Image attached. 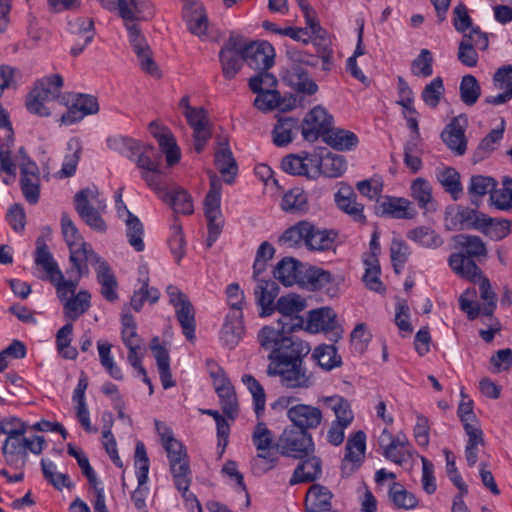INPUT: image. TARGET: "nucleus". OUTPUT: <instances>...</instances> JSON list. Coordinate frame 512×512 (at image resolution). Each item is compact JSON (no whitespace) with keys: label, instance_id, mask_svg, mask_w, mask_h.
<instances>
[{"label":"nucleus","instance_id":"58836bf2","mask_svg":"<svg viewBox=\"0 0 512 512\" xmlns=\"http://www.w3.org/2000/svg\"><path fill=\"white\" fill-rule=\"evenodd\" d=\"M157 139L161 152L166 155V161L169 166L179 162L181 153L172 133L168 129H162L161 132H153Z\"/></svg>","mask_w":512,"mask_h":512},{"label":"nucleus","instance_id":"bb28decb","mask_svg":"<svg viewBox=\"0 0 512 512\" xmlns=\"http://www.w3.org/2000/svg\"><path fill=\"white\" fill-rule=\"evenodd\" d=\"M94 269L97 274V280L101 285L102 296L109 302L117 300V281L107 261L101 258Z\"/></svg>","mask_w":512,"mask_h":512},{"label":"nucleus","instance_id":"5701e85b","mask_svg":"<svg viewBox=\"0 0 512 512\" xmlns=\"http://www.w3.org/2000/svg\"><path fill=\"white\" fill-rule=\"evenodd\" d=\"M279 294V286L274 280H257L254 288L255 301L260 306V317L270 316L274 312L275 299Z\"/></svg>","mask_w":512,"mask_h":512},{"label":"nucleus","instance_id":"de8ad7c7","mask_svg":"<svg viewBox=\"0 0 512 512\" xmlns=\"http://www.w3.org/2000/svg\"><path fill=\"white\" fill-rule=\"evenodd\" d=\"M126 236L128 243L137 251L141 252L145 249L143 241L144 226L140 219L133 213H129V218L125 220Z\"/></svg>","mask_w":512,"mask_h":512},{"label":"nucleus","instance_id":"9d476101","mask_svg":"<svg viewBox=\"0 0 512 512\" xmlns=\"http://www.w3.org/2000/svg\"><path fill=\"white\" fill-rule=\"evenodd\" d=\"M476 278L480 280L479 293L484 303L482 305L474 303L473 300L468 297V290L461 294L458 300L460 309L466 313L470 321L475 320L479 315L492 318L497 307V295L492 289L489 279L483 276L482 272Z\"/></svg>","mask_w":512,"mask_h":512},{"label":"nucleus","instance_id":"a19ab883","mask_svg":"<svg viewBox=\"0 0 512 512\" xmlns=\"http://www.w3.org/2000/svg\"><path fill=\"white\" fill-rule=\"evenodd\" d=\"M35 263L43 268L48 280H51L56 275H60L61 270L57 262L53 259L51 252L41 238H38L36 241Z\"/></svg>","mask_w":512,"mask_h":512},{"label":"nucleus","instance_id":"f704fd0d","mask_svg":"<svg viewBox=\"0 0 512 512\" xmlns=\"http://www.w3.org/2000/svg\"><path fill=\"white\" fill-rule=\"evenodd\" d=\"M323 140L330 147L338 151L352 150L358 144V137L355 133L344 129H336L332 126Z\"/></svg>","mask_w":512,"mask_h":512},{"label":"nucleus","instance_id":"09e8293b","mask_svg":"<svg viewBox=\"0 0 512 512\" xmlns=\"http://www.w3.org/2000/svg\"><path fill=\"white\" fill-rule=\"evenodd\" d=\"M242 383L246 386L253 398L254 411L257 417L264 412L266 404V394L260 382L251 374H244L241 378Z\"/></svg>","mask_w":512,"mask_h":512},{"label":"nucleus","instance_id":"e2e57ef3","mask_svg":"<svg viewBox=\"0 0 512 512\" xmlns=\"http://www.w3.org/2000/svg\"><path fill=\"white\" fill-rule=\"evenodd\" d=\"M138 153L140 154L136 160V164L143 172L159 171L162 156L153 146H145L143 150H140Z\"/></svg>","mask_w":512,"mask_h":512},{"label":"nucleus","instance_id":"864d4df0","mask_svg":"<svg viewBox=\"0 0 512 512\" xmlns=\"http://www.w3.org/2000/svg\"><path fill=\"white\" fill-rule=\"evenodd\" d=\"M459 92L461 101L467 106H473L481 95V87L475 76L471 74L463 76Z\"/></svg>","mask_w":512,"mask_h":512},{"label":"nucleus","instance_id":"37998d69","mask_svg":"<svg viewBox=\"0 0 512 512\" xmlns=\"http://www.w3.org/2000/svg\"><path fill=\"white\" fill-rule=\"evenodd\" d=\"M391 502L399 509L410 510L418 505L416 496L409 492L401 483L393 482L388 491Z\"/></svg>","mask_w":512,"mask_h":512},{"label":"nucleus","instance_id":"ea45409f","mask_svg":"<svg viewBox=\"0 0 512 512\" xmlns=\"http://www.w3.org/2000/svg\"><path fill=\"white\" fill-rule=\"evenodd\" d=\"M281 209L289 213H306L308 197L304 190L295 187L286 192L281 200Z\"/></svg>","mask_w":512,"mask_h":512},{"label":"nucleus","instance_id":"c756f323","mask_svg":"<svg viewBox=\"0 0 512 512\" xmlns=\"http://www.w3.org/2000/svg\"><path fill=\"white\" fill-rule=\"evenodd\" d=\"M332 493L325 486L312 485L305 497L306 512H325L331 509Z\"/></svg>","mask_w":512,"mask_h":512},{"label":"nucleus","instance_id":"680f3d73","mask_svg":"<svg viewBox=\"0 0 512 512\" xmlns=\"http://www.w3.org/2000/svg\"><path fill=\"white\" fill-rule=\"evenodd\" d=\"M107 145L111 150L117 151L130 159L140 151V143L138 141L123 136L108 138Z\"/></svg>","mask_w":512,"mask_h":512},{"label":"nucleus","instance_id":"9b49d317","mask_svg":"<svg viewBox=\"0 0 512 512\" xmlns=\"http://www.w3.org/2000/svg\"><path fill=\"white\" fill-rule=\"evenodd\" d=\"M306 308L305 299L299 295L290 293L281 296L275 306L274 311H278L281 317L277 321V330L282 332H295L303 328L304 320L299 313Z\"/></svg>","mask_w":512,"mask_h":512},{"label":"nucleus","instance_id":"412c9836","mask_svg":"<svg viewBox=\"0 0 512 512\" xmlns=\"http://www.w3.org/2000/svg\"><path fill=\"white\" fill-rule=\"evenodd\" d=\"M287 417L293 423V427L308 431L316 429L321 424L323 416L318 407L297 404L288 409Z\"/></svg>","mask_w":512,"mask_h":512},{"label":"nucleus","instance_id":"1a4fd4ad","mask_svg":"<svg viewBox=\"0 0 512 512\" xmlns=\"http://www.w3.org/2000/svg\"><path fill=\"white\" fill-rule=\"evenodd\" d=\"M62 86L63 78L58 74L37 81L26 98L27 110L40 117L49 116L50 108L46 103L59 97Z\"/></svg>","mask_w":512,"mask_h":512},{"label":"nucleus","instance_id":"0e129e2a","mask_svg":"<svg viewBox=\"0 0 512 512\" xmlns=\"http://www.w3.org/2000/svg\"><path fill=\"white\" fill-rule=\"evenodd\" d=\"M277 78L268 70H259L249 79V88L253 93L265 91H277Z\"/></svg>","mask_w":512,"mask_h":512},{"label":"nucleus","instance_id":"603ef678","mask_svg":"<svg viewBox=\"0 0 512 512\" xmlns=\"http://www.w3.org/2000/svg\"><path fill=\"white\" fill-rule=\"evenodd\" d=\"M398 443L399 445H395V448L393 447L385 452H382V455L387 460L402 466L412 458V446L405 434H402V437L398 440Z\"/></svg>","mask_w":512,"mask_h":512},{"label":"nucleus","instance_id":"6e6552de","mask_svg":"<svg viewBox=\"0 0 512 512\" xmlns=\"http://www.w3.org/2000/svg\"><path fill=\"white\" fill-rule=\"evenodd\" d=\"M162 446L167 453L174 484L182 497H185L191 484V469L186 448L174 436L164 440Z\"/></svg>","mask_w":512,"mask_h":512},{"label":"nucleus","instance_id":"39448f33","mask_svg":"<svg viewBox=\"0 0 512 512\" xmlns=\"http://www.w3.org/2000/svg\"><path fill=\"white\" fill-rule=\"evenodd\" d=\"M27 424L19 420L17 426L9 432L2 445V455L6 464L14 469H22L28 460V451L40 454L44 449L45 439L36 435L33 439L25 437Z\"/></svg>","mask_w":512,"mask_h":512},{"label":"nucleus","instance_id":"cd10ccee","mask_svg":"<svg viewBox=\"0 0 512 512\" xmlns=\"http://www.w3.org/2000/svg\"><path fill=\"white\" fill-rule=\"evenodd\" d=\"M322 462L318 457H309L301 461L295 468L292 477L289 480L291 486L299 483H309L315 481L322 472Z\"/></svg>","mask_w":512,"mask_h":512},{"label":"nucleus","instance_id":"338daca9","mask_svg":"<svg viewBox=\"0 0 512 512\" xmlns=\"http://www.w3.org/2000/svg\"><path fill=\"white\" fill-rule=\"evenodd\" d=\"M433 56L428 49H422L412 61L411 72L417 77H430L433 74Z\"/></svg>","mask_w":512,"mask_h":512},{"label":"nucleus","instance_id":"0eeeda50","mask_svg":"<svg viewBox=\"0 0 512 512\" xmlns=\"http://www.w3.org/2000/svg\"><path fill=\"white\" fill-rule=\"evenodd\" d=\"M75 210L80 218L93 230L103 233L107 225L101 216L106 209L104 199L96 187L85 188L78 191L74 196Z\"/></svg>","mask_w":512,"mask_h":512},{"label":"nucleus","instance_id":"69168bd1","mask_svg":"<svg viewBox=\"0 0 512 512\" xmlns=\"http://www.w3.org/2000/svg\"><path fill=\"white\" fill-rule=\"evenodd\" d=\"M252 442L256 450H265L266 448H278L279 442L274 441L271 430L264 422H258L252 434Z\"/></svg>","mask_w":512,"mask_h":512},{"label":"nucleus","instance_id":"49530a36","mask_svg":"<svg viewBox=\"0 0 512 512\" xmlns=\"http://www.w3.org/2000/svg\"><path fill=\"white\" fill-rule=\"evenodd\" d=\"M497 182L494 178L482 175H474L470 178L468 186V193L471 196L472 203L479 206L478 200L480 197L492 192L496 187Z\"/></svg>","mask_w":512,"mask_h":512},{"label":"nucleus","instance_id":"6e6d98bb","mask_svg":"<svg viewBox=\"0 0 512 512\" xmlns=\"http://www.w3.org/2000/svg\"><path fill=\"white\" fill-rule=\"evenodd\" d=\"M480 232L494 241H500L510 234V222L506 219L488 216V220L484 222Z\"/></svg>","mask_w":512,"mask_h":512},{"label":"nucleus","instance_id":"3c124183","mask_svg":"<svg viewBox=\"0 0 512 512\" xmlns=\"http://www.w3.org/2000/svg\"><path fill=\"white\" fill-rule=\"evenodd\" d=\"M407 237L427 248H437L443 243L442 238L433 229L426 226H419L408 231Z\"/></svg>","mask_w":512,"mask_h":512},{"label":"nucleus","instance_id":"20e7f679","mask_svg":"<svg viewBox=\"0 0 512 512\" xmlns=\"http://www.w3.org/2000/svg\"><path fill=\"white\" fill-rule=\"evenodd\" d=\"M456 248L460 251L449 257V266L459 276L475 282L481 269L475 259L486 258L488 251L484 241L475 235L459 234L454 237Z\"/></svg>","mask_w":512,"mask_h":512},{"label":"nucleus","instance_id":"13d9d810","mask_svg":"<svg viewBox=\"0 0 512 512\" xmlns=\"http://www.w3.org/2000/svg\"><path fill=\"white\" fill-rule=\"evenodd\" d=\"M41 468L44 478L57 490L61 491L64 487L70 488L72 483L69 476L65 473L55 471V464L46 459L41 460Z\"/></svg>","mask_w":512,"mask_h":512},{"label":"nucleus","instance_id":"f257e3e1","mask_svg":"<svg viewBox=\"0 0 512 512\" xmlns=\"http://www.w3.org/2000/svg\"><path fill=\"white\" fill-rule=\"evenodd\" d=\"M119 15L125 21L128 30L130 45L137 55L140 67L143 71L153 77H160L161 73L156 62L153 60L150 47L141 34L135 21H142L151 18L154 10L149 0H117Z\"/></svg>","mask_w":512,"mask_h":512},{"label":"nucleus","instance_id":"4d7b16f0","mask_svg":"<svg viewBox=\"0 0 512 512\" xmlns=\"http://www.w3.org/2000/svg\"><path fill=\"white\" fill-rule=\"evenodd\" d=\"M461 229H476L481 231L485 221L488 220V216L476 209L464 208L456 214Z\"/></svg>","mask_w":512,"mask_h":512},{"label":"nucleus","instance_id":"b1692460","mask_svg":"<svg viewBox=\"0 0 512 512\" xmlns=\"http://www.w3.org/2000/svg\"><path fill=\"white\" fill-rule=\"evenodd\" d=\"M69 251L70 263L72 269L76 270L78 278L89 274L88 264L95 267L101 259V257L93 251L91 245L86 242L69 248Z\"/></svg>","mask_w":512,"mask_h":512},{"label":"nucleus","instance_id":"dca6fc26","mask_svg":"<svg viewBox=\"0 0 512 512\" xmlns=\"http://www.w3.org/2000/svg\"><path fill=\"white\" fill-rule=\"evenodd\" d=\"M337 315L330 307L311 310L305 329L310 333L324 332L331 334L330 340L337 342L342 337V329L337 325Z\"/></svg>","mask_w":512,"mask_h":512},{"label":"nucleus","instance_id":"c03bdc74","mask_svg":"<svg viewBox=\"0 0 512 512\" xmlns=\"http://www.w3.org/2000/svg\"><path fill=\"white\" fill-rule=\"evenodd\" d=\"M326 405L335 413L336 419L334 422L349 426L353 419V412L349 402L338 395L327 397L325 399Z\"/></svg>","mask_w":512,"mask_h":512},{"label":"nucleus","instance_id":"a878e982","mask_svg":"<svg viewBox=\"0 0 512 512\" xmlns=\"http://www.w3.org/2000/svg\"><path fill=\"white\" fill-rule=\"evenodd\" d=\"M304 265L292 257L283 258L274 268L273 275L285 286L300 284Z\"/></svg>","mask_w":512,"mask_h":512},{"label":"nucleus","instance_id":"423d86ee","mask_svg":"<svg viewBox=\"0 0 512 512\" xmlns=\"http://www.w3.org/2000/svg\"><path fill=\"white\" fill-rule=\"evenodd\" d=\"M286 55L291 63L287 68L285 80L300 93L315 94L318 91V86L301 65L315 67L318 64L317 57L295 47H288Z\"/></svg>","mask_w":512,"mask_h":512},{"label":"nucleus","instance_id":"8fccbe9b","mask_svg":"<svg viewBox=\"0 0 512 512\" xmlns=\"http://www.w3.org/2000/svg\"><path fill=\"white\" fill-rule=\"evenodd\" d=\"M345 460L353 463H360L364 458L366 449V435L363 431L359 430L353 433L346 443Z\"/></svg>","mask_w":512,"mask_h":512},{"label":"nucleus","instance_id":"2f4dec72","mask_svg":"<svg viewBox=\"0 0 512 512\" xmlns=\"http://www.w3.org/2000/svg\"><path fill=\"white\" fill-rule=\"evenodd\" d=\"M411 197L425 212L436 210V201L432 196V186L424 178L415 179L410 187Z\"/></svg>","mask_w":512,"mask_h":512},{"label":"nucleus","instance_id":"5fc2aeb1","mask_svg":"<svg viewBox=\"0 0 512 512\" xmlns=\"http://www.w3.org/2000/svg\"><path fill=\"white\" fill-rule=\"evenodd\" d=\"M437 178L444 190L451 194L454 200H457L462 192L460 174L457 170L452 167H446L439 172Z\"/></svg>","mask_w":512,"mask_h":512},{"label":"nucleus","instance_id":"bf43d9fd","mask_svg":"<svg viewBox=\"0 0 512 512\" xmlns=\"http://www.w3.org/2000/svg\"><path fill=\"white\" fill-rule=\"evenodd\" d=\"M347 168L343 156L327 152L323 155L321 174L329 178L341 176Z\"/></svg>","mask_w":512,"mask_h":512},{"label":"nucleus","instance_id":"f3484780","mask_svg":"<svg viewBox=\"0 0 512 512\" xmlns=\"http://www.w3.org/2000/svg\"><path fill=\"white\" fill-rule=\"evenodd\" d=\"M333 125V117L321 106L314 107L303 119L301 133L306 141L314 142L325 137Z\"/></svg>","mask_w":512,"mask_h":512},{"label":"nucleus","instance_id":"7ed1b4c3","mask_svg":"<svg viewBox=\"0 0 512 512\" xmlns=\"http://www.w3.org/2000/svg\"><path fill=\"white\" fill-rule=\"evenodd\" d=\"M337 233L319 229L308 220H301L288 227L278 238V244L286 248L304 245L312 251H328L333 248Z\"/></svg>","mask_w":512,"mask_h":512},{"label":"nucleus","instance_id":"79ce46f5","mask_svg":"<svg viewBox=\"0 0 512 512\" xmlns=\"http://www.w3.org/2000/svg\"><path fill=\"white\" fill-rule=\"evenodd\" d=\"M312 358L326 371H330L342 364L341 356L337 353L334 345L322 344L317 346L312 353Z\"/></svg>","mask_w":512,"mask_h":512},{"label":"nucleus","instance_id":"72a5a7b5","mask_svg":"<svg viewBox=\"0 0 512 512\" xmlns=\"http://www.w3.org/2000/svg\"><path fill=\"white\" fill-rule=\"evenodd\" d=\"M332 281L329 271L317 267H304L300 278L299 286L310 290L318 291L325 288Z\"/></svg>","mask_w":512,"mask_h":512},{"label":"nucleus","instance_id":"6ab92c4d","mask_svg":"<svg viewBox=\"0 0 512 512\" xmlns=\"http://www.w3.org/2000/svg\"><path fill=\"white\" fill-rule=\"evenodd\" d=\"M467 126V117L459 115L454 117L441 133L443 142L456 156H463L466 153L468 139L465 131Z\"/></svg>","mask_w":512,"mask_h":512},{"label":"nucleus","instance_id":"4468645a","mask_svg":"<svg viewBox=\"0 0 512 512\" xmlns=\"http://www.w3.org/2000/svg\"><path fill=\"white\" fill-rule=\"evenodd\" d=\"M279 447L283 455L297 459H304L314 451L311 434L293 426L284 429L279 438Z\"/></svg>","mask_w":512,"mask_h":512},{"label":"nucleus","instance_id":"ddd939ff","mask_svg":"<svg viewBox=\"0 0 512 512\" xmlns=\"http://www.w3.org/2000/svg\"><path fill=\"white\" fill-rule=\"evenodd\" d=\"M267 374L279 376L282 386L288 389H308L314 384L313 374L304 366L303 361L287 366L269 364Z\"/></svg>","mask_w":512,"mask_h":512},{"label":"nucleus","instance_id":"4c0bfd02","mask_svg":"<svg viewBox=\"0 0 512 512\" xmlns=\"http://www.w3.org/2000/svg\"><path fill=\"white\" fill-rule=\"evenodd\" d=\"M175 312L184 336L188 341H194L196 329L195 310L190 300L175 307Z\"/></svg>","mask_w":512,"mask_h":512},{"label":"nucleus","instance_id":"774afa93","mask_svg":"<svg viewBox=\"0 0 512 512\" xmlns=\"http://www.w3.org/2000/svg\"><path fill=\"white\" fill-rule=\"evenodd\" d=\"M313 46L315 47L316 57L322 60V70L330 71L333 65V50L330 40L326 35L314 37Z\"/></svg>","mask_w":512,"mask_h":512},{"label":"nucleus","instance_id":"e433bc0d","mask_svg":"<svg viewBox=\"0 0 512 512\" xmlns=\"http://www.w3.org/2000/svg\"><path fill=\"white\" fill-rule=\"evenodd\" d=\"M90 298V293L86 290H82L62 302L66 318L75 321L88 311L90 308Z\"/></svg>","mask_w":512,"mask_h":512},{"label":"nucleus","instance_id":"aec40b11","mask_svg":"<svg viewBox=\"0 0 512 512\" xmlns=\"http://www.w3.org/2000/svg\"><path fill=\"white\" fill-rule=\"evenodd\" d=\"M375 213L378 216L392 219H412L417 214L408 199L389 195L377 200Z\"/></svg>","mask_w":512,"mask_h":512},{"label":"nucleus","instance_id":"473e14b6","mask_svg":"<svg viewBox=\"0 0 512 512\" xmlns=\"http://www.w3.org/2000/svg\"><path fill=\"white\" fill-rule=\"evenodd\" d=\"M297 119L279 118L272 131V140L277 147H284L291 143L299 131Z\"/></svg>","mask_w":512,"mask_h":512},{"label":"nucleus","instance_id":"f8f14e48","mask_svg":"<svg viewBox=\"0 0 512 512\" xmlns=\"http://www.w3.org/2000/svg\"><path fill=\"white\" fill-rule=\"evenodd\" d=\"M221 183L216 177L210 180V189L204 199V213L208 222L207 247L210 248L222 231Z\"/></svg>","mask_w":512,"mask_h":512},{"label":"nucleus","instance_id":"393cba45","mask_svg":"<svg viewBox=\"0 0 512 512\" xmlns=\"http://www.w3.org/2000/svg\"><path fill=\"white\" fill-rule=\"evenodd\" d=\"M219 148L215 152V165L219 172L225 176V182L231 184L237 174L238 167L226 137L219 138Z\"/></svg>","mask_w":512,"mask_h":512},{"label":"nucleus","instance_id":"2eb2a0df","mask_svg":"<svg viewBox=\"0 0 512 512\" xmlns=\"http://www.w3.org/2000/svg\"><path fill=\"white\" fill-rule=\"evenodd\" d=\"M243 37L231 34L219 53L222 72L226 79H233L244 61Z\"/></svg>","mask_w":512,"mask_h":512},{"label":"nucleus","instance_id":"a211bd4d","mask_svg":"<svg viewBox=\"0 0 512 512\" xmlns=\"http://www.w3.org/2000/svg\"><path fill=\"white\" fill-rule=\"evenodd\" d=\"M244 61L256 71L269 70L274 65L275 50L267 41H252L246 43L243 40Z\"/></svg>","mask_w":512,"mask_h":512},{"label":"nucleus","instance_id":"4be33fe9","mask_svg":"<svg viewBox=\"0 0 512 512\" xmlns=\"http://www.w3.org/2000/svg\"><path fill=\"white\" fill-rule=\"evenodd\" d=\"M183 18L192 34L205 35L208 29V18L204 6L198 0H183Z\"/></svg>","mask_w":512,"mask_h":512},{"label":"nucleus","instance_id":"c9c22d12","mask_svg":"<svg viewBox=\"0 0 512 512\" xmlns=\"http://www.w3.org/2000/svg\"><path fill=\"white\" fill-rule=\"evenodd\" d=\"M335 201L338 207L353 218L354 221L365 224L366 216L363 213L364 206L357 202V195L349 191L348 195H344L342 191L335 194Z\"/></svg>","mask_w":512,"mask_h":512},{"label":"nucleus","instance_id":"a18cd8bd","mask_svg":"<svg viewBox=\"0 0 512 512\" xmlns=\"http://www.w3.org/2000/svg\"><path fill=\"white\" fill-rule=\"evenodd\" d=\"M504 120L501 121V127L491 130L478 144L473 153L475 163L484 160L494 149L495 144L503 138Z\"/></svg>","mask_w":512,"mask_h":512},{"label":"nucleus","instance_id":"7c9ffc66","mask_svg":"<svg viewBox=\"0 0 512 512\" xmlns=\"http://www.w3.org/2000/svg\"><path fill=\"white\" fill-rule=\"evenodd\" d=\"M151 350L154 353L161 383L164 389L175 386L170 370V357L168 351L159 343L158 337H155L151 343Z\"/></svg>","mask_w":512,"mask_h":512},{"label":"nucleus","instance_id":"052dcab7","mask_svg":"<svg viewBox=\"0 0 512 512\" xmlns=\"http://www.w3.org/2000/svg\"><path fill=\"white\" fill-rule=\"evenodd\" d=\"M444 92L445 87L442 78L436 77L424 87L421 93V99L428 107L435 109L444 96Z\"/></svg>","mask_w":512,"mask_h":512},{"label":"nucleus","instance_id":"f03ea898","mask_svg":"<svg viewBox=\"0 0 512 512\" xmlns=\"http://www.w3.org/2000/svg\"><path fill=\"white\" fill-rule=\"evenodd\" d=\"M288 333L268 325L258 332L257 340L261 348L269 351L270 364L287 366L299 363L309 354V344L299 338L285 336Z\"/></svg>","mask_w":512,"mask_h":512},{"label":"nucleus","instance_id":"c85d7f7f","mask_svg":"<svg viewBox=\"0 0 512 512\" xmlns=\"http://www.w3.org/2000/svg\"><path fill=\"white\" fill-rule=\"evenodd\" d=\"M245 333V327L242 319V313L228 315L221 330L220 339L225 346L233 349L242 339Z\"/></svg>","mask_w":512,"mask_h":512}]
</instances>
